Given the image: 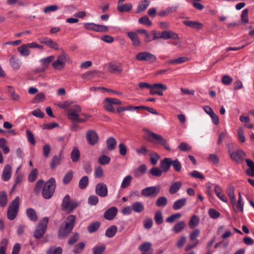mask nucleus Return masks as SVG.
Wrapping results in <instances>:
<instances>
[{
    "label": "nucleus",
    "instance_id": "obj_12",
    "mask_svg": "<svg viewBox=\"0 0 254 254\" xmlns=\"http://www.w3.org/2000/svg\"><path fill=\"white\" fill-rule=\"evenodd\" d=\"M227 192L228 196H229L233 208L235 212L237 213L238 211V202H236V198L234 195V187L231 186H229L227 188Z\"/></svg>",
    "mask_w": 254,
    "mask_h": 254
},
{
    "label": "nucleus",
    "instance_id": "obj_31",
    "mask_svg": "<svg viewBox=\"0 0 254 254\" xmlns=\"http://www.w3.org/2000/svg\"><path fill=\"white\" fill-rule=\"evenodd\" d=\"M150 3V1L147 0L141 1L137 7L136 12L140 13L144 11L149 5Z\"/></svg>",
    "mask_w": 254,
    "mask_h": 254
},
{
    "label": "nucleus",
    "instance_id": "obj_27",
    "mask_svg": "<svg viewBox=\"0 0 254 254\" xmlns=\"http://www.w3.org/2000/svg\"><path fill=\"white\" fill-rule=\"evenodd\" d=\"M131 209L136 213H141L144 210V205L141 202H135L131 206Z\"/></svg>",
    "mask_w": 254,
    "mask_h": 254
},
{
    "label": "nucleus",
    "instance_id": "obj_2",
    "mask_svg": "<svg viewBox=\"0 0 254 254\" xmlns=\"http://www.w3.org/2000/svg\"><path fill=\"white\" fill-rule=\"evenodd\" d=\"M56 186V180L54 178H51L44 185L42 194L45 199H50L52 197Z\"/></svg>",
    "mask_w": 254,
    "mask_h": 254
},
{
    "label": "nucleus",
    "instance_id": "obj_43",
    "mask_svg": "<svg viewBox=\"0 0 254 254\" xmlns=\"http://www.w3.org/2000/svg\"><path fill=\"white\" fill-rule=\"evenodd\" d=\"M88 177L86 176H84L80 180L78 183V187L80 189H84L88 186Z\"/></svg>",
    "mask_w": 254,
    "mask_h": 254
},
{
    "label": "nucleus",
    "instance_id": "obj_25",
    "mask_svg": "<svg viewBox=\"0 0 254 254\" xmlns=\"http://www.w3.org/2000/svg\"><path fill=\"white\" fill-rule=\"evenodd\" d=\"M55 59L54 56H50L45 58L41 59L40 60L42 66L46 70L48 68L50 64Z\"/></svg>",
    "mask_w": 254,
    "mask_h": 254
},
{
    "label": "nucleus",
    "instance_id": "obj_36",
    "mask_svg": "<svg viewBox=\"0 0 254 254\" xmlns=\"http://www.w3.org/2000/svg\"><path fill=\"white\" fill-rule=\"evenodd\" d=\"M118 228L115 225L109 227L106 231L105 235L108 238L113 237L117 232Z\"/></svg>",
    "mask_w": 254,
    "mask_h": 254
},
{
    "label": "nucleus",
    "instance_id": "obj_16",
    "mask_svg": "<svg viewBox=\"0 0 254 254\" xmlns=\"http://www.w3.org/2000/svg\"><path fill=\"white\" fill-rule=\"evenodd\" d=\"M172 159L171 158H164L160 164V168L164 173L168 172L171 166Z\"/></svg>",
    "mask_w": 254,
    "mask_h": 254
},
{
    "label": "nucleus",
    "instance_id": "obj_46",
    "mask_svg": "<svg viewBox=\"0 0 254 254\" xmlns=\"http://www.w3.org/2000/svg\"><path fill=\"white\" fill-rule=\"evenodd\" d=\"M110 158L105 155H100L98 159L99 163L102 165H105L109 164L110 162Z\"/></svg>",
    "mask_w": 254,
    "mask_h": 254
},
{
    "label": "nucleus",
    "instance_id": "obj_57",
    "mask_svg": "<svg viewBox=\"0 0 254 254\" xmlns=\"http://www.w3.org/2000/svg\"><path fill=\"white\" fill-rule=\"evenodd\" d=\"M106 250L104 245L100 246H95L93 248L92 254H102Z\"/></svg>",
    "mask_w": 254,
    "mask_h": 254
},
{
    "label": "nucleus",
    "instance_id": "obj_24",
    "mask_svg": "<svg viewBox=\"0 0 254 254\" xmlns=\"http://www.w3.org/2000/svg\"><path fill=\"white\" fill-rule=\"evenodd\" d=\"M187 199L181 198L175 201L173 204V208L175 210H179L184 206L186 203Z\"/></svg>",
    "mask_w": 254,
    "mask_h": 254
},
{
    "label": "nucleus",
    "instance_id": "obj_20",
    "mask_svg": "<svg viewBox=\"0 0 254 254\" xmlns=\"http://www.w3.org/2000/svg\"><path fill=\"white\" fill-rule=\"evenodd\" d=\"M245 161L249 168L246 170V174L249 176L254 177V162L249 159H246Z\"/></svg>",
    "mask_w": 254,
    "mask_h": 254
},
{
    "label": "nucleus",
    "instance_id": "obj_53",
    "mask_svg": "<svg viewBox=\"0 0 254 254\" xmlns=\"http://www.w3.org/2000/svg\"><path fill=\"white\" fill-rule=\"evenodd\" d=\"M167 203V199L165 196L159 197L156 201V205L158 207H164Z\"/></svg>",
    "mask_w": 254,
    "mask_h": 254
},
{
    "label": "nucleus",
    "instance_id": "obj_45",
    "mask_svg": "<svg viewBox=\"0 0 254 254\" xmlns=\"http://www.w3.org/2000/svg\"><path fill=\"white\" fill-rule=\"evenodd\" d=\"M132 180V177L130 175H127L123 179L122 184L121 188L123 189H126L127 187H128L131 183V182Z\"/></svg>",
    "mask_w": 254,
    "mask_h": 254
},
{
    "label": "nucleus",
    "instance_id": "obj_40",
    "mask_svg": "<svg viewBox=\"0 0 254 254\" xmlns=\"http://www.w3.org/2000/svg\"><path fill=\"white\" fill-rule=\"evenodd\" d=\"M106 144L107 148L110 150H112L115 148L117 141L115 138L110 137L107 140Z\"/></svg>",
    "mask_w": 254,
    "mask_h": 254
},
{
    "label": "nucleus",
    "instance_id": "obj_23",
    "mask_svg": "<svg viewBox=\"0 0 254 254\" xmlns=\"http://www.w3.org/2000/svg\"><path fill=\"white\" fill-rule=\"evenodd\" d=\"M239 120L242 123H244V126L250 129L254 128V125L251 123L250 119L248 116L242 115Z\"/></svg>",
    "mask_w": 254,
    "mask_h": 254
},
{
    "label": "nucleus",
    "instance_id": "obj_63",
    "mask_svg": "<svg viewBox=\"0 0 254 254\" xmlns=\"http://www.w3.org/2000/svg\"><path fill=\"white\" fill-rule=\"evenodd\" d=\"M189 175L192 178H198L200 180H203L204 176L197 171L193 170L192 172L189 173Z\"/></svg>",
    "mask_w": 254,
    "mask_h": 254
},
{
    "label": "nucleus",
    "instance_id": "obj_32",
    "mask_svg": "<svg viewBox=\"0 0 254 254\" xmlns=\"http://www.w3.org/2000/svg\"><path fill=\"white\" fill-rule=\"evenodd\" d=\"M146 166L142 164L134 171V176L136 178L140 177L146 172Z\"/></svg>",
    "mask_w": 254,
    "mask_h": 254
},
{
    "label": "nucleus",
    "instance_id": "obj_48",
    "mask_svg": "<svg viewBox=\"0 0 254 254\" xmlns=\"http://www.w3.org/2000/svg\"><path fill=\"white\" fill-rule=\"evenodd\" d=\"M73 178V172L72 171H69L67 172L65 175L64 176L63 179V183L67 185L69 183V182L71 181Z\"/></svg>",
    "mask_w": 254,
    "mask_h": 254
},
{
    "label": "nucleus",
    "instance_id": "obj_14",
    "mask_svg": "<svg viewBox=\"0 0 254 254\" xmlns=\"http://www.w3.org/2000/svg\"><path fill=\"white\" fill-rule=\"evenodd\" d=\"M108 70L112 73H120L123 71L122 65L120 63L111 62L109 64Z\"/></svg>",
    "mask_w": 254,
    "mask_h": 254
},
{
    "label": "nucleus",
    "instance_id": "obj_4",
    "mask_svg": "<svg viewBox=\"0 0 254 254\" xmlns=\"http://www.w3.org/2000/svg\"><path fill=\"white\" fill-rule=\"evenodd\" d=\"M147 133L146 140L152 143H157L164 146L167 150H170L167 141L162 136L150 131H148Z\"/></svg>",
    "mask_w": 254,
    "mask_h": 254
},
{
    "label": "nucleus",
    "instance_id": "obj_3",
    "mask_svg": "<svg viewBox=\"0 0 254 254\" xmlns=\"http://www.w3.org/2000/svg\"><path fill=\"white\" fill-rule=\"evenodd\" d=\"M81 109L79 106L74 105L67 110V117L71 121H77L79 123L86 122L85 119L80 117Z\"/></svg>",
    "mask_w": 254,
    "mask_h": 254
},
{
    "label": "nucleus",
    "instance_id": "obj_5",
    "mask_svg": "<svg viewBox=\"0 0 254 254\" xmlns=\"http://www.w3.org/2000/svg\"><path fill=\"white\" fill-rule=\"evenodd\" d=\"M19 206V197L18 196L13 200L10 203L7 212V218L10 220H14L17 215Z\"/></svg>",
    "mask_w": 254,
    "mask_h": 254
},
{
    "label": "nucleus",
    "instance_id": "obj_62",
    "mask_svg": "<svg viewBox=\"0 0 254 254\" xmlns=\"http://www.w3.org/2000/svg\"><path fill=\"white\" fill-rule=\"evenodd\" d=\"M99 201L98 197L95 195H90L88 199V202L91 205H96Z\"/></svg>",
    "mask_w": 254,
    "mask_h": 254
},
{
    "label": "nucleus",
    "instance_id": "obj_38",
    "mask_svg": "<svg viewBox=\"0 0 254 254\" xmlns=\"http://www.w3.org/2000/svg\"><path fill=\"white\" fill-rule=\"evenodd\" d=\"M7 195L5 191H1L0 192V206L5 207L7 203Z\"/></svg>",
    "mask_w": 254,
    "mask_h": 254
},
{
    "label": "nucleus",
    "instance_id": "obj_64",
    "mask_svg": "<svg viewBox=\"0 0 254 254\" xmlns=\"http://www.w3.org/2000/svg\"><path fill=\"white\" fill-rule=\"evenodd\" d=\"M178 148L182 151H188L191 149V146L185 142H181L178 146Z\"/></svg>",
    "mask_w": 254,
    "mask_h": 254
},
{
    "label": "nucleus",
    "instance_id": "obj_11",
    "mask_svg": "<svg viewBox=\"0 0 254 254\" xmlns=\"http://www.w3.org/2000/svg\"><path fill=\"white\" fill-rule=\"evenodd\" d=\"M87 141L90 145H94L99 140V136L97 133L94 130H88L86 133Z\"/></svg>",
    "mask_w": 254,
    "mask_h": 254
},
{
    "label": "nucleus",
    "instance_id": "obj_26",
    "mask_svg": "<svg viewBox=\"0 0 254 254\" xmlns=\"http://www.w3.org/2000/svg\"><path fill=\"white\" fill-rule=\"evenodd\" d=\"M132 8V4L130 3H127L125 4H118L117 9L120 12H129Z\"/></svg>",
    "mask_w": 254,
    "mask_h": 254
},
{
    "label": "nucleus",
    "instance_id": "obj_41",
    "mask_svg": "<svg viewBox=\"0 0 254 254\" xmlns=\"http://www.w3.org/2000/svg\"><path fill=\"white\" fill-rule=\"evenodd\" d=\"M100 226V223L99 222H93L91 223L90 224H89V226H88V231L90 233H94L97 231Z\"/></svg>",
    "mask_w": 254,
    "mask_h": 254
},
{
    "label": "nucleus",
    "instance_id": "obj_59",
    "mask_svg": "<svg viewBox=\"0 0 254 254\" xmlns=\"http://www.w3.org/2000/svg\"><path fill=\"white\" fill-rule=\"evenodd\" d=\"M154 220L156 223L160 225L163 222V216L162 212L160 211H157L155 214Z\"/></svg>",
    "mask_w": 254,
    "mask_h": 254
},
{
    "label": "nucleus",
    "instance_id": "obj_42",
    "mask_svg": "<svg viewBox=\"0 0 254 254\" xmlns=\"http://www.w3.org/2000/svg\"><path fill=\"white\" fill-rule=\"evenodd\" d=\"M8 241L6 238H3L0 243V254H6Z\"/></svg>",
    "mask_w": 254,
    "mask_h": 254
},
{
    "label": "nucleus",
    "instance_id": "obj_37",
    "mask_svg": "<svg viewBox=\"0 0 254 254\" xmlns=\"http://www.w3.org/2000/svg\"><path fill=\"white\" fill-rule=\"evenodd\" d=\"M18 51L21 55L23 57L28 56L30 54V51L26 44H23L18 48Z\"/></svg>",
    "mask_w": 254,
    "mask_h": 254
},
{
    "label": "nucleus",
    "instance_id": "obj_15",
    "mask_svg": "<svg viewBox=\"0 0 254 254\" xmlns=\"http://www.w3.org/2000/svg\"><path fill=\"white\" fill-rule=\"evenodd\" d=\"M117 212V208L115 206H113L108 209L104 212V217L108 220H112L116 216Z\"/></svg>",
    "mask_w": 254,
    "mask_h": 254
},
{
    "label": "nucleus",
    "instance_id": "obj_18",
    "mask_svg": "<svg viewBox=\"0 0 254 254\" xmlns=\"http://www.w3.org/2000/svg\"><path fill=\"white\" fill-rule=\"evenodd\" d=\"M12 174V168L9 165L7 164L4 166L3 169L1 177L2 179L4 181H8L11 178Z\"/></svg>",
    "mask_w": 254,
    "mask_h": 254
},
{
    "label": "nucleus",
    "instance_id": "obj_19",
    "mask_svg": "<svg viewBox=\"0 0 254 254\" xmlns=\"http://www.w3.org/2000/svg\"><path fill=\"white\" fill-rule=\"evenodd\" d=\"M127 35L131 40L133 46H138L140 45V41L136 33L128 32L127 33Z\"/></svg>",
    "mask_w": 254,
    "mask_h": 254
},
{
    "label": "nucleus",
    "instance_id": "obj_8",
    "mask_svg": "<svg viewBox=\"0 0 254 254\" xmlns=\"http://www.w3.org/2000/svg\"><path fill=\"white\" fill-rule=\"evenodd\" d=\"M67 58V54L63 51L62 54L58 56L57 59L52 63L53 67L56 69H63L65 65V62Z\"/></svg>",
    "mask_w": 254,
    "mask_h": 254
},
{
    "label": "nucleus",
    "instance_id": "obj_17",
    "mask_svg": "<svg viewBox=\"0 0 254 254\" xmlns=\"http://www.w3.org/2000/svg\"><path fill=\"white\" fill-rule=\"evenodd\" d=\"M161 38L164 40L173 39L179 40V37L178 35L174 32L170 30H165L161 32Z\"/></svg>",
    "mask_w": 254,
    "mask_h": 254
},
{
    "label": "nucleus",
    "instance_id": "obj_51",
    "mask_svg": "<svg viewBox=\"0 0 254 254\" xmlns=\"http://www.w3.org/2000/svg\"><path fill=\"white\" fill-rule=\"evenodd\" d=\"M231 145L232 144H228V148L229 151V153L230 154V156L231 157V158L234 161L237 162L238 161V151L237 150L235 152H232L231 151Z\"/></svg>",
    "mask_w": 254,
    "mask_h": 254
},
{
    "label": "nucleus",
    "instance_id": "obj_52",
    "mask_svg": "<svg viewBox=\"0 0 254 254\" xmlns=\"http://www.w3.org/2000/svg\"><path fill=\"white\" fill-rule=\"evenodd\" d=\"M171 166H172L175 171L179 172L181 171L182 165L178 159L174 160L172 159Z\"/></svg>",
    "mask_w": 254,
    "mask_h": 254
},
{
    "label": "nucleus",
    "instance_id": "obj_28",
    "mask_svg": "<svg viewBox=\"0 0 254 254\" xmlns=\"http://www.w3.org/2000/svg\"><path fill=\"white\" fill-rule=\"evenodd\" d=\"M71 160L73 162L75 163L79 160L80 157V153L79 149L76 147H74L70 155Z\"/></svg>",
    "mask_w": 254,
    "mask_h": 254
},
{
    "label": "nucleus",
    "instance_id": "obj_1",
    "mask_svg": "<svg viewBox=\"0 0 254 254\" xmlns=\"http://www.w3.org/2000/svg\"><path fill=\"white\" fill-rule=\"evenodd\" d=\"M75 222V215H70L68 216L60 227L58 232L59 238L66 237L73 229Z\"/></svg>",
    "mask_w": 254,
    "mask_h": 254
},
{
    "label": "nucleus",
    "instance_id": "obj_44",
    "mask_svg": "<svg viewBox=\"0 0 254 254\" xmlns=\"http://www.w3.org/2000/svg\"><path fill=\"white\" fill-rule=\"evenodd\" d=\"M152 247V244L150 242H145L140 245L138 249L143 253L149 251Z\"/></svg>",
    "mask_w": 254,
    "mask_h": 254
},
{
    "label": "nucleus",
    "instance_id": "obj_47",
    "mask_svg": "<svg viewBox=\"0 0 254 254\" xmlns=\"http://www.w3.org/2000/svg\"><path fill=\"white\" fill-rule=\"evenodd\" d=\"M241 22L240 24H246L248 22V9L246 8L244 9L241 15Z\"/></svg>",
    "mask_w": 254,
    "mask_h": 254
},
{
    "label": "nucleus",
    "instance_id": "obj_21",
    "mask_svg": "<svg viewBox=\"0 0 254 254\" xmlns=\"http://www.w3.org/2000/svg\"><path fill=\"white\" fill-rule=\"evenodd\" d=\"M183 23L186 26L197 30L201 29L203 27L202 23L195 21L184 20Z\"/></svg>",
    "mask_w": 254,
    "mask_h": 254
},
{
    "label": "nucleus",
    "instance_id": "obj_7",
    "mask_svg": "<svg viewBox=\"0 0 254 254\" xmlns=\"http://www.w3.org/2000/svg\"><path fill=\"white\" fill-rule=\"evenodd\" d=\"M79 204V203L75 200H70V196L66 194L64 197L62 206L64 211L67 213H70L73 211Z\"/></svg>",
    "mask_w": 254,
    "mask_h": 254
},
{
    "label": "nucleus",
    "instance_id": "obj_13",
    "mask_svg": "<svg viewBox=\"0 0 254 254\" xmlns=\"http://www.w3.org/2000/svg\"><path fill=\"white\" fill-rule=\"evenodd\" d=\"M95 192L98 196L105 197L108 195V188L106 184L99 183L96 185Z\"/></svg>",
    "mask_w": 254,
    "mask_h": 254
},
{
    "label": "nucleus",
    "instance_id": "obj_55",
    "mask_svg": "<svg viewBox=\"0 0 254 254\" xmlns=\"http://www.w3.org/2000/svg\"><path fill=\"white\" fill-rule=\"evenodd\" d=\"M182 214L180 213L172 214L166 218V221L168 223H172L177 219L180 218Z\"/></svg>",
    "mask_w": 254,
    "mask_h": 254
},
{
    "label": "nucleus",
    "instance_id": "obj_9",
    "mask_svg": "<svg viewBox=\"0 0 254 254\" xmlns=\"http://www.w3.org/2000/svg\"><path fill=\"white\" fill-rule=\"evenodd\" d=\"M136 59L139 61H146L149 63H153L156 61V57L147 52H142L137 54L136 56Z\"/></svg>",
    "mask_w": 254,
    "mask_h": 254
},
{
    "label": "nucleus",
    "instance_id": "obj_29",
    "mask_svg": "<svg viewBox=\"0 0 254 254\" xmlns=\"http://www.w3.org/2000/svg\"><path fill=\"white\" fill-rule=\"evenodd\" d=\"M26 215L32 221L36 222L38 220V216L36 211L33 208H29L26 210Z\"/></svg>",
    "mask_w": 254,
    "mask_h": 254
},
{
    "label": "nucleus",
    "instance_id": "obj_61",
    "mask_svg": "<svg viewBox=\"0 0 254 254\" xmlns=\"http://www.w3.org/2000/svg\"><path fill=\"white\" fill-rule=\"evenodd\" d=\"M37 170L36 169H33L28 176V180L30 182H34L37 177Z\"/></svg>",
    "mask_w": 254,
    "mask_h": 254
},
{
    "label": "nucleus",
    "instance_id": "obj_39",
    "mask_svg": "<svg viewBox=\"0 0 254 254\" xmlns=\"http://www.w3.org/2000/svg\"><path fill=\"white\" fill-rule=\"evenodd\" d=\"M0 148L2 150L5 154H7L9 152V148L7 146V141L4 138H0Z\"/></svg>",
    "mask_w": 254,
    "mask_h": 254
},
{
    "label": "nucleus",
    "instance_id": "obj_50",
    "mask_svg": "<svg viewBox=\"0 0 254 254\" xmlns=\"http://www.w3.org/2000/svg\"><path fill=\"white\" fill-rule=\"evenodd\" d=\"M163 172L161 169V168H159L158 167H153L149 171V173L150 174H151L153 176L157 177H160L162 175Z\"/></svg>",
    "mask_w": 254,
    "mask_h": 254
},
{
    "label": "nucleus",
    "instance_id": "obj_56",
    "mask_svg": "<svg viewBox=\"0 0 254 254\" xmlns=\"http://www.w3.org/2000/svg\"><path fill=\"white\" fill-rule=\"evenodd\" d=\"M200 234V231L198 229H195L192 231L190 235V239L191 242H195L198 240L196 238Z\"/></svg>",
    "mask_w": 254,
    "mask_h": 254
},
{
    "label": "nucleus",
    "instance_id": "obj_35",
    "mask_svg": "<svg viewBox=\"0 0 254 254\" xmlns=\"http://www.w3.org/2000/svg\"><path fill=\"white\" fill-rule=\"evenodd\" d=\"M186 227V223L184 221H181L177 223L173 227V231L175 233H179L182 232Z\"/></svg>",
    "mask_w": 254,
    "mask_h": 254
},
{
    "label": "nucleus",
    "instance_id": "obj_30",
    "mask_svg": "<svg viewBox=\"0 0 254 254\" xmlns=\"http://www.w3.org/2000/svg\"><path fill=\"white\" fill-rule=\"evenodd\" d=\"M182 184L181 182H176L173 183L169 189L170 193L173 194L176 193L181 188Z\"/></svg>",
    "mask_w": 254,
    "mask_h": 254
},
{
    "label": "nucleus",
    "instance_id": "obj_49",
    "mask_svg": "<svg viewBox=\"0 0 254 254\" xmlns=\"http://www.w3.org/2000/svg\"><path fill=\"white\" fill-rule=\"evenodd\" d=\"M85 248V244L83 242H80L78 244L75 245L73 249V253L75 254H79Z\"/></svg>",
    "mask_w": 254,
    "mask_h": 254
},
{
    "label": "nucleus",
    "instance_id": "obj_58",
    "mask_svg": "<svg viewBox=\"0 0 254 254\" xmlns=\"http://www.w3.org/2000/svg\"><path fill=\"white\" fill-rule=\"evenodd\" d=\"M138 22L139 23L147 26H150L152 25V22L149 19V18L147 16H144L140 18L138 20Z\"/></svg>",
    "mask_w": 254,
    "mask_h": 254
},
{
    "label": "nucleus",
    "instance_id": "obj_6",
    "mask_svg": "<svg viewBox=\"0 0 254 254\" xmlns=\"http://www.w3.org/2000/svg\"><path fill=\"white\" fill-rule=\"evenodd\" d=\"M48 221L49 218L44 217L39 222L33 232V236L36 239H40L43 237L47 229Z\"/></svg>",
    "mask_w": 254,
    "mask_h": 254
},
{
    "label": "nucleus",
    "instance_id": "obj_10",
    "mask_svg": "<svg viewBox=\"0 0 254 254\" xmlns=\"http://www.w3.org/2000/svg\"><path fill=\"white\" fill-rule=\"evenodd\" d=\"M160 187L159 186L148 187L143 189L141 193L145 197H155L160 192Z\"/></svg>",
    "mask_w": 254,
    "mask_h": 254
},
{
    "label": "nucleus",
    "instance_id": "obj_60",
    "mask_svg": "<svg viewBox=\"0 0 254 254\" xmlns=\"http://www.w3.org/2000/svg\"><path fill=\"white\" fill-rule=\"evenodd\" d=\"M187 241V237L186 236H182L177 241L176 243V247L178 248H182Z\"/></svg>",
    "mask_w": 254,
    "mask_h": 254
},
{
    "label": "nucleus",
    "instance_id": "obj_22",
    "mask_svg": "<svg viewBox=\"0 0 254 254\" xmlns=\"http://www.w3.org/2000/svg\"><path fill=\"white\" fill-rule=\"evenodd\" d=\"M9 64L10 66L14 69H19L21 65V62L19 59H17L15 56L12 55L9 59Z\"/></svg>",
    "mask_w": 254,
    "mask_h": 254
},
{
    "label": "nucleus",
    "instance_id": "obj_33",
    "mask_svg": "<svg viewBox=\"0 0 254 254\" xmlns=\"http://www.w3.org/2000/svg\"><path fill=\"white\" fill-rule=\"evenodd\" d=\"M199 222V217L195 215H193L191 216V217L190 218V219L189 221V227L191 229H193L198 225Z\"/></svg>",
    "mask_w": 254,
    "mask_h": 254
},
{
    "label": "nucleus",
    "instance_id": "obj_34",
    "mask_svg": "<svg viewBox=\"0 0 254 254\" xmlns=\"http://www.w3.org/2000/svg\"><path fill=\"white\" fill-rule=\"evenodd\" d=\"M62 160L61 155H54L51 162L50 166L52 169H55L58 165L60 164Z\"/></svg>",
    "mask_w": 254,
    "mask_h": 254
},
{
    "label": "nucleus",
    "instance_id": "obj_54",
    "mask_svg": "<svg viewBox=\"0 0 254 254\" xmlns=\"http://www.w3.org/2000/svg\"><path fill=\"white\" fill-rule=\"evenodd\" d=\"M63 250L61 247H57L54 249L53 247L49 248L46 252V254H62Z\"/></svg>",
    "mask_w": 254,
    "mask_h": 254
}]
</instances>
